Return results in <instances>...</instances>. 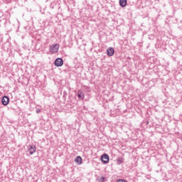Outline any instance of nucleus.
Segmentation results:
<instances>
[{"label": "nucleus", "instance_id": "12", "mask_svg": "<svg viewBox=\"0 0 182 182\" xmlns=\"http://www.w3.org/2000/svg\"><path fill=\"white\" fill-rule=\"evenodd\" d=\"M36 113H37V114L41 113V109L38 108V109H36Z\"/></svg>", "mask_w": 182, "mask_h": 182}, {"label": "nucleus", "instance_id": "1", "mask_svg": "<svg viewBox=\"0 0 182 182\" xmlns=\"http://www.w3.org/2000/svg\"><path fill=\"white\" fill-rule=\"evenodd\" d=\"M58 50H59V44L55 43L53 46H50V52H51V53H57Z\"/></svg>", "mask_w": 182, "mask_h": 182}, {"label": "nucleus", "instance_id": "4", "mask_svg": "<svg viewBox=\"0 0 182 182\" xmlns=\"http://www.w3.org/2000/svg\"><path fill=\"white\" fill-rule=\"evenodd\" d=\"M1 103L4 106H8L9 105V97L8 96H4L1 99Z\"/></svg>", "mask_w": 182, "mask_h": 182}, {"label": "nucleus", "instance_id": "6", "mask_svg": "<svg viewBox=\"0 0 182 182\" xmlns=\"http://www.w3.org/2000/svg\"><path fill=\"white\" fill-rule=\"evenodd\" d=\"M107 53L108 56H113V55H114V48H109L107 50Z\"/></svg>", "mask_w": 182, "mask_h": 182}, {"label": "nucleus", "instance_id": "2", "mask_svg": "<svg viewBox=\"0 0 182 182\" xmlns=\"http://www.w3.org/2000/svg\"><path fill=\"white\" fill-rule=\"evenodd\" d=\"M54 64H55V66H57L58 68L60 66H63V60L60 58H58L55 59Z\"/></svg>", "mask_w": 182, "mask_h": 182}, {"label": "nucleus", "instance_id": "3", "mask_svg": "<svg viewBox=\"0 0 182 182\" xmlns=\"http://www.w3.org/2000/svg\"><path fill=\"white\" fill-rule=\"evenodd\" d=\"M109 155L107 154H104L102 156H101V161H102V163H104L105 164H107V163H109Z\"/></svg>", "mask_w": 182, "mask_h": 182}, {"label": "nucleus", "instance_id": "11", "mask_svg": "<svg viewBox=\"0 0 182 182\" xmlns=\"http://www.w3.org/2000/svg\"><path fill=\"white\" fill-rule=\"evenodd\" d=\"M97 181H98L99 182H105V181H106V177L102 176V177H100V178H97Z\"/></svg>", "mask_w": 182, "mask_h": 182}, {"label": "nucleus", "instance_id": "8", "mask_svg": "<svg viewBox=\"0 0 182 182\" xmlns=\"http://www.w3.org/2000/svg\"><path fill=\"white\" fill-rule=\"evenodd\" d=\"M119 5L122 8H124L127 5V0H119Z\"/></svg>", "mask_w": 182, "mask_h": 182}, {"label": "nucleus", "instance_id": "5", "mask_svg": "<svg viewBox=\"0 0 182 182\" xmlns=\"http://www.w3.org/2000/svg\"><path fill=\"white\" fill-rule=\"evenodd\" d=\"M28 152L32 156L35 151H36V146L35 145H28Z\"/></svg>", "mask_w": 182, "mask_h": 182}, {"label": "nucleus", "instance_id": "10", "mask_svg": "<svg viewBox=\"0 0 182 182\" xmlns=\"http://www.w3.org/2000/svg\"><path fill=\"white\" fill-rule=\"evenodd\" d=\"M124 163V159L123 158H118L117 160V164L120 165Z\"/></svg>", "mask_w": 182, "mask_h": 182}, {"label": "nucleus", "instance_id": "9", "mask_svg": "<svg viewBox=\"0 0 182 182\" xmlns=\"http://www.w3.org/2000/svg\"><path fill=\"white\" fill-rule=\"evenodd\" d=\"M75 161L77 164H82V157L80 156H77Z\"/></svg>", "mask_w": 182, "mask_h": 182}, {"label": "nucleus", "instance_id": "7", "mask_svg": "<svg viewBox=\"0 0 182 182\" xmlns=\"http://www.w3.org/2000/svg\"><path fill=\"white\" fill-rule=\"evenodd\" d=\"M77 97L80 100H83V99H85V94L83 93V92H82V90L77 91Z\"/></svg>", "mask_w": 182, "mask_h": 182}]
</instances>
